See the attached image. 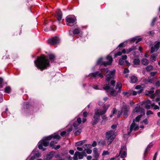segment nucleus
Segmentation results:
<instances>
[{
    "mask_svg": "<svg viewBox=\"0 0 160 160\" xmlns=\"http://www.w3.org/2000/svg\"><path fill=\"white\" fill-rule=\"evenodd\" d=\"M109 106V105L108 104L104 105L103 107V109L102 111L99 109H97L95 110V113L93 117L92 121V123L93 125L96 124L98 122L100 119V115H102L105 114Z\"/></svg>",
    "mask_w": 160,
    "mask_h": 160,
    "instance_id": "obj_5",
    "label": "nucleus"
},
{
    "mask_svg": "<svg viewBox=\"0 0 160 160\" xmlns=\"http://www.w3.org/2000/svg\"><path fill=\"white\" fill-rule=\"evenodd\" d=\"M145 108L147 109H150L151 107H153L154 104L151 103V101L149 100H147L145 102Z\"/></svg>",
    "mask_w": 160,
    "mask_h": 160,
    "instance_id": "obj_17",
    "label": "nucleus"
},
{
    "mask_svg": "<svg viewBox=\"0 0 160 160\" xmlns=\"http://www.w3.org/2000/svg\"><path fill=\"white\" fill-rule=\"evenodd\" d=\"M140 111H141V112L143 113V115L145 114L144 109L143 108H141L139 105H138L133 110V112H138Z\"/></svg>",
    "mask_w": 160,
    "mask_h": 160,
    "instance_id": "obj_21",
    "label": "nucleus"
},
{
    "mask_svg": "<svg viewBox=\"0 0 160 160\" xmlns=\"http://www.w3.org/2000/svg\"><path fill=\"white\" fill-rule=\"evenodd\" d=\"M77 149L79 151H81L83 150V149L82 148L78 147H77Z\"/></svg>",
    "mask_w": 160,
    "mask_h": 160,
    "instance_id": "obj_59",
    "label": "nucleus"
},
{
    "mask_svg": "<svg viewBox=\"0 0 160 160\" xmlns=\"http://www.w3.org/2000/svg\"><path fill=\"white\" fill-rule=\"evenodd\" d=\"M130 91L128 92H123L122 93L124 96H126L127 97L130 96Z\"/></svg>",
    "mask_w": 160,
    "mask_h": 160,
    "instance_id": "obj_40",
    "label": "nucleus"
},
{
    "mask_svg": "<svg viewBox=\"0 0 160 160\" xmlns=\"http://www.w3.org/2000/svg\"><path fill=\"white\" fill-rule=\"evenodd\" d=\"M129 71V70L128 68H125V69L124 70L123 73H127Z\"/></svg>",
    "mask_w": 160,
    "mask_h": 160,
    "instance_id": "obj_48",
    "label": "nucleus"
},
{
    "mask_svg": "<svg viewBox=\"0 0 160 160\" xmlns=\"http://www.w3.org/2000/svg\"><path fill=\"white\" fill-rule=\"evenodd\" d=\"M157 156V152H156L154 156L153 160H156Z\"/></svg>",
    "mask_w": 160,
    "mask_h": 160,
    "instance_id": "obj_55",
    "label": "nucleus"
},
{
    "mask_svg": "<svg viewBox=\"0 0 160 160\" xmlns=\"http://www.w3.org/2000/svg\"><path fill=\"white\" fill-rule=\"evenodd\" d=\"M141 38H138L137 37H134L132 39H131L129 41L131 42H134L136 41V43H137L138 42L141 41Z\"/></svg>",
    "mask_w": 160,
    "mask_h": 160,
    "instance_id": "obj_25",
    "label": "nucleus"
},
{
    "mask_svg": "<svg viewBox=\"0 0 160 160\" xmlns=\"http://www.w3.org/2000/svg\"><path fill=\"white\" fill-rule=\"evenodd\" d=\"M34 63L37 68L41 71L46 69L50 66L49 60L44 56L38 57L37 60L34 61Z\"/></svg>",
    "mask_w": 160,
    "mask_h": 160,
    "instance_id": "obj_3",
    "label": "nucleus"
},
{
    "mask_svg": "<svg viewBox=\"0 0 160 160\" xmlns=\"http://www.w3.org/2000/svg\"><path fill=\"white\" fill-rule=\"evenodd\" d=\"M74 152V151L72 150H70L69 151V153L72 155L73 154Z\"/></svg>",
    "mask_w": 160,
    "mask_h": 160,
    "instance_id": "obj_57",
    "label": "nucleus"
},
{
    "mask_svg": "<svg viewBox=\"0 0 160 160\" xmlns=\"http://www.w3.org/2000/svg\"><path fill=\"white\" fill-rule=\"evenodd\" d=\"M57 18L58 21V23H60V21L62 18V12L60 10H58L56 12Z\"/></svg>",
    "mask_w": 160,
    "mask_h": 160,
    "instance_id": "obj_20",
    "label": "nucleus"
},
{
    "mask_svg": "<svg viewBox=\"0 0 160 160\" xmlns=\"http://www.w3.org/2000/svg\"><path fill=\"white\" fill-rule=\"evenodd\" d=\"M138 129V126L135 122H133L131 124L130 127L129 132H128V135H129L130 133L133 131H136Z\"/></svg>",
    "mask_w": 160,
    "mask_h": 160,
    "instance_id": "obj_15",
    "label": "nucleus"
},
{
    "mask_svg": "<svg viewBox=\"0 0 160 160\" xmlns=\"http://www.w3.org/2000/svg\"><path fill=\"white\" fill-rule=\"evenodd\" d=\"M11 91V88L9 86L6 87L5 88V92L6 93H9Z\"/></svg>",
    "mask_w": 160,
    "mask_h": 160,
    "instance_id": "obj_34",
    "label": "nucleus"
},
{
    "mask_svg": "<svg viewBox=\"0 0 160 160\" xmlns=\"http://www.w3.org/2000/svg\"><path fill=\"white\" fill-rule=\"evenodd\" d=\"M143 122L145 123V124L147 125L148 123V120L147 119H145L143 120Z\"/></svg>",
    "mask_w": 160,
    "mask_h": 160,
    "instance_id": "obj_49",
    "label": "nucleus"
},
{
    "mask_svg": "<svg viewBox=\"0 0 160 160\" xmlns=\"http://www.w3.org/2000/svg\"><path fill=\"white\" fill-rule=\"evenodd\" d=\"M153 67L152 65H149L147 66L146 68V70L148 72H150L152 70Z\"/></svg>",
    "mask_w": 160,
    "mask_h": 160,
    "instance_id": "obj_33",
    "label": "nucleus"
},
{
    "mask_svg": "<svg viewBox=\"0 0 160 160\" xmlns=\"http://www.w3.org/2000/svg\"><path fill=\"white\" fill-rule=\"evenodd\" d=\"M116 134L114 131L110 130L107 131L106 133V139L107 141V143L110 144L114 140Z\"/></svg>",
    "mask_w": 160,
    "mask_h": 160,
    "instance_id": "obj_6",
    "label": "nucleus"
},
{
    "mask_svg": "<svg viewBox=\"0 0 160 160\" xmlns=\"http://www.w3.org/2000/svg\"><path fill=\"white\" fill-rule=\"evenodd\" d=\"M3 100L2 98V94L0 95V103L2 102Z\"/></svg>",
    "mask_w": 160,
    "mask_h": 160,
    "instance_id": "obj_60",
    "label": "nucleus"
},
{
    "mask_svg": "<svg viewBox=\"0 0 160 160\" xmlns=\"http://www.w3.org/2000/svg\"><path fill=\"white\" fill-rule=\"evenodd\" d=\"M106 59L108 61L102 62V58H100L98 60L97 63L100 65H104L105 66L109 65L111 64L112 61V57L108 55L107 56Z\"/></svg>",
    "mask_w": 160,
    "mask_h": 160,
    "instance_id": "obj_7",
    "label": "nucleus"
},
{
    "mask_svg": "<svg viewBox=\"0 0 160 160\" xmlns=\"http://www.w3.org/2000/svg\"><path fill=\"white\" fill-rule=\"evenodd\" d=\"M66 131H63L62 132H61L60 133V135L61 136H63L64 135H65L66 134Z\"/></svg>",
    "mask_w": 160,
    "mask_h": 160,
    "instance_id": "obj_56",
    "label": "nucleus"
},
{
    "mask_svg": "<svg viewBox=\"0 0 160 160\" xmlns=\"http://www.w3.org/2000/svg\"><path fill=\"white\" fill-rule=\"evenodd\" d=\"M142 115H138V116H137L136 118L135 119H134L133 120V122H138L139 121L141 118L142 117Z\"/></svg>",
    "mask_w": 160,
    "mask_h": 160,
    "instance_id": "obj_30",
    "label": "nucleus"
},
{
    "mask_svg": "<svg viewBox=\"0 0 160 160\" xmlns=\"http://www.w3.org/2000/svg\"><path fill=\"white\" fill-rule=\"evenodd\" d=\"M146 114L147 115H148L150 114H153V113L152 111L150 110H148L146 112Z\"/></svg>",
    "mask_w": 160,
    "mask_h": 160,
    "instance_id": "obj_44",
    "label": "nucleus"
},
{
    "mask_svg": "<svg viewBox=\"0 0 160 160\" xmlns=\"http://www.w3.org/2000/svg\"><path fill=\"white\" fill-rule=\"evenodd\" d=\"M138 80L137 77L135 75H132L130 77V82L132 83H136L137 81Z\"/></svg>",
    "mask_w": 160,
    "mask_h": 160,
    "instance_id": "obj_24",
    "label": "nucleus"
},
{
    "mask_svg": "<svg viewBox=\"0 0 160 160\" xmlns=\"http://www.w3.org/2000/svg\"><path fill=\"white\" fill-rule=\"evenodd\" d=\"M49 59L51 61L54 60V59L55 58V56L53 54H51L49 55Z\"/></svg>",
    "mask_w": 160,
    "mask_h": 160,
    "instance_id": "obj_39",
    "label": "nucleus"
},
{
    "mask_svg": "<svg viewBox=\"0 0 160 160\" xmlns=\"http://www.w3.org/2000/svg\"><path fill=\"white\" fill-rule=\"evenodd\" d=\"M154 88H151V90L148 91L147 92L148 93L147 94L148 95H152L153 94V93L154 92Z\"/></svg>",
    "mask_w": 160,
    "mask_h": 160,
    "instance_id": "obj_32",
    "label": "nucleus"
},
{
    "mask_svg": "<svg viewBox=\"0 0 160 160\" xmlns=\"http://www.w3.org/2000/svg\"><path fill=\"white\" fill-rule=\"evenodd\" d=\"M157 124V125L160 126V119L158 120Z\"/></svg>",
    "mask_w": 160,
    "mask_h": 160,
    "instance_id": "obj_64",
    "label": "nucleus"
},
{
    "mask_svg": "<svg viewBox=\"0 0 160 160\" xmlns=\"http://www.w3.org/2000/svg\"><path fill=\"white\" fill-rule=\"evenodd\" d=\"M36 157L35 155L33 156H32L30 158V160H33L35 159Z\"/></svg>",
    "mask_w": 160,
    "mask_h": 160,
    "instance_id": "obj_63",
    "label": "nucleus"
},
{
    "mask_svg": "<svg viewBox=\"0 0 160 160\" xmlns=\"http://www.w3.org/2000/svg\"><path fill=\"white\" fill-rule=\"evenodd\" d=\"M156 57L154 55H152L151 56V59L152 61H156Z\"/></svg>",
    "mask_w": 160,
    "mask_h": 160,
    "instance_id": "obj_42",
    "label": "nucleus"
},
{
    "mask_svg": "<svg viewBox=\"0 0 160 160\" xmlns=\"http://www.w3.org/2000/svg\"><path fill=\"white\" fill-rule=\"evenodd\" d=\"M156 73V72H151L150 73V74H151V76H152V77H153V76L155 75Z\"/></svg>",
    "mask_w": 160,
    "mask_h": 160,
    "instance_id": "obj_53",
    "label": "nucleus"
},
{
    "mask_svg": "<svg viewBox=\"0 0 160 160\" xmlns=\"http://www.w3.org/2000/svg\"><path fill=\"white\" fill-rule=\"evenodd\" d=\"M55 152H50L47 155L46 158L44 159V160H50L52 158Z\"/></svg>",
    "mask_w": 160,
    "mask_h": 160,
    "instance_id": "obj_23",
    "label": "nucleus"
},
{
    "mask_svg": "<svg viewBox=\"0 0 160 160\" xmlns=\"http://www.w3.org/2000/svg\"><path fill=\"white\" fill-rule=\"evenodd\" d=\"M153 107H154L153 108L154 110H157L159 109V107L157 105H155L154 104V106Z\"/></svg>",
    "mask_w": 160,
    "mask_h": 160,
    "instance_id": "obj_52",
    "label": "nucleus"
},
{
    "mask_svg": "<svg viewBox=\"0 0 160 160\" xmlns=\"http://www.w3.org/2000/svg\"><path fill=\"white\" fill-rule=\"evenodd\" d=\"M59 41V38L58 37H55L49 39L48 43L51 45H53L58 43Z\"/></svg>",
    "mask_w": 160,
    "mask_h": 160,
    "instance_id": "obj_14",
    "label": "nucleus"
},
{
    "mask_svg": "<svg viewBox=\"0 0 160 160\" xmlns=\"http://www.w3.org/2000/svg\"><path fill=\"white\" fill-rule=\"evenodd\" d=\"M93 152L94 157L96 158H98L99 156V154L98 152V149L96 148H94L93 149Z\"/></svg>",
    "mask_w": 160,
    "mask_h": 160,
    "instance_id": "obj_26",
    "label": "nucleus"
},
{
    "mask_svg": "<svg viewBox=\"0 0 160 160\" xmlns=\"http://www.w3.org/2000/svg\"><path fill=\"white\" fill-rule=\"evenodd\" d=\"M141 62L142 64L144 65H146L148 64V60L146 58H143L141 60Z\"/></svg>",
    "mask_w": 160,
    "mask_h": 160,
    "instance_id": "obj_28",
    "label": "nucleus"
},
{
    "mask_svg": "<svg viewBox=\"0 0 160 160\" xmlns=\"http://www.w3.org/2000/svg\"><path fill=\"white\" fill-rule=\"evenodd\" d=\"M127 58V56L126 55L122 56L121 58L119 60V64L120 65H122L124 64L125 60Z\"/></svg>",
    "mask_w": 160,
    "mask_h": 160,
    "instance_id": "obj_22",
    "label": "nucleus"
},
{
    "mask_svg": "<svg viewBox=\"0 0 160 160\" xmlns=\"http://www.w3.org/2000/svg\"><path fill=\"white\" fill-rule=\"evenodd\" d=\"M153 77L150 76L148 78V81L150 83H153L154 82L153 81Z\"/></svg>",
    "mask_w": 160,
    "mask_h": 160,
    "instance_id": "obj_36",
    "label": "nucleus"
},
{
    "mask_svg": "<svg viewBox=\"0 0 160 160\" xmlns=\"http://www.w3.org/2000/svg\"><path fill=\"white\" fill-rule=\"evenodd\" d=\"M136 49L135 47L134 46L132 47V48H129L128 49H127V50L125 49H123L122 50V52H118L116 54H114V57H116L118 56H120L122 53H126L128 54L130 52L132 51L133 50H135Z\"/></svg>",
    "mask_w": 160,
    "mask_h": 160,
    "instance_id": "obj_10",
    "label": "nucleus"
},
{
    "mask_svg": "<svg viewBox=\"0 0 160 160\" xmlns=\"http://www.w3.org/2000/svg\"><path fill=\"white\" fill-rule=\"evenodd\" d=\"M144 87V85H143L137 86L135 87V89L139 90L138 91L137 93H141L143 90ZM130 95L132 94L133 95H135L137 94V92L135 91H130Z\"/></svg>",
    "mask_w": 160,
    "mask_h": 160,
    "instance_id": "obj_12",
    "label": "nucleus"
},
{
    "mask_svg": "<svg viewBox=\"0 0 160 160\" xmlns=\"http://www.w3.org/2000/svg\"><path fill=\"white\" fill-rule=\"evenodd\" d=\"M81 118H77V121L73 123V126L76 129H78V127L81 123Z\"/></svg>",
    "mask_w": 160,
    "mask_h": 160,
    "instance_id": "obj_19",
    "label": "nucleus"
},
{
    "mask_svg": "<svg viewBox=\"0 0 160 160\" xmlns=\"http://www.w3.org/2000/svg\"><path fill=\"white\" fill-rule=\"evenodd\" d=\"M133 54L134 56H135L134 57L133 61V64L136 65H139L140 63V61L138 58V56H135V55L136 54V52H133Z\"/></svg>",
    "mask_w": 160,
    "mask_h": 160,
    "instance_id": "obj_18",
    "label": "nucleus"
},
{
    "mask_svg": "<svg viewBox=\"0 0 160 160\" xmlns=\"http://www.w3.org/2000/svg\"><path fill=\"white\" fill-rule=\"evenodd\" d=\"M104 72L106 74L108 73L106 76V81H109L110 79L113 78L115 73V71L114 70L112 71H109L107 68L103 69L102 70V72H97L95 73H91L89 74V75L91 77L95 78L98 77L102 78L103 77L102 72Z\"/></svg>",
    "mask_w": 160,
    "mask_h": 160,
    "instance_id": "obj_2",
    "label": "nucleus"
},
{
    "mask_svg": "<svg viewBox=\"0 0 160 160\" xmlns=\"http://www.w3.org/2000/svg\"><path fill=\"white\" fill-rule=\"evenodd\" d=\"M44 30L46 32H48L50 30H53L52 29V28L51 27H50L49 29H48V28L45 29Z\"/></svg>",
    "mask_w": 160,
    "mask_h": 160,
    "instance_id": "obj_51",
    "label": "nucleus"
},
{
    "mask_svg": "<svg viewBox=\"0 0 160 160\" xmlns=\"http://www.w3.org/2000/svg\"><path fill=\"white\" fill-rule=\"evenodd\" d=\"M52 138L59 139L60 138V136L57 133H55L48 137L43 138L38 143V148L39 149H42L43 151H44L45 149L42 148V146L47 147L49 145V141Z\"/></svg>",
    "mask_w": 160,
    "mask_h": 160,
    "instance_id": "obj_4",
    "label": "nucleus"
},
{
    "mask_svg": "<svg viewBox=\"0 0 160 160\" xmlns=\"http://www.w3.org/2000/svg\"><path fill=\"white\" fill-rule=\"evenodd\" d=\"M120 157L122 158H123L126 157L127 156L126 148L125 147L122 146L120 152Z\"/></svg>",
    "mask_w": 160,
    "mask_h": 160,
    "instance_id": "obj_16",
    "label": "nucleus"
},
{
    "mask_svg": "<svg viewBox=\"0 0 160 160\" xmlns=\"http://www.w3.org/2000/svg\"><path fill=\"white\" fill-rule=\"evenodd\" d=\"M117 112V110L115 108H113L112 111V114H114Z\"/></svg>",
    "mask_w": 160,
    "mask_h": 160,
    "instance_id": "obj_58",
    "label": "nucleus"
},
{
    "mask_svg": "<svg viewBox=\"0 0 160 160\" xmlns=\"http://www.w3.org/2000/svg\"><path fill=\"white\" fill-rule=\"evenodd\" d=\"M122 114V112H121V111H119L118 112V118L120 117V116Z\"/></svg>",
    "mask_w": 160,
    "mask_h": 160,
    "instance_id": "obj_62",
    "label": "nucleus"
},
{
    "mask_svg": "<svg viewBox=\"0 0 160 160\" xmlns=\"http://www.w3.org/2000/svg\"><path fill=\"white\" fill-rule=\"evenodd\" d=\"M86 150L87 153L88 154H90L92 152V150L89 149H87Z\"/></svg>",
    "mask_w": 160,
    "mask_h": 160,
    "instance_id": "obj_46",
    "label": "nucleus"
},
{
    "mask_svg": "<svg viewBox=\"0 0 160 160\" xmlns=\"http://www.w3.org/2000/svg\"><path fill=\"white\" fill-rule=\"evenodd\" d=\"M83 148L85 150L91 148V145L90 144H86L83 146Z\"/></svg>",
    "mask_w": 160,
    "mask_h": 160,
    "instance_id": "obj_31",
    "label": "nucleus"
},
{
    "mask_svg": "<svg viewBox=\"0 0 160 160\" xmlns=\"http://www.w3.org/2000/svg\"><path fill=\"white\" fill-rule=\"evenodd\" d=\"M86 142L87 141L86 140H84L77 142L76 143L75 146H77L82 145L84 143H86Z\"/></svg>",
    "mask_w": 160,
    "mask_h": 160,
    "instance_id": "obj_27",
    "label": "nucleus"
},
{
    "mask_svg": "<svg viewBox=\"0 0 160 160\" xmlns=\"http://www.w3.org/2000/svg\"><path fill=\"white\" fill-rule=\"evenodd\" d=\"M82 132V130L81 129H78L75 132V134L76 135H79Z\"/></svg>",
    "mask_w": 160,
    "mask_h": 160,
    "instance_id": "obj_37",
    "label": "nucleus"
},
{
    "mask_svg": "<svg viewBox=\"0 0 160 160\" xmlns=\"http://www.w3.org/2000/svg\"><path fill=\"white\" fill-rule=\"evenodd\" d=\"M122 107L121 111L123 114V117L124 118H126L127 117L129 113V107L127 106L124 102H122Z\"/></svg>",
    "mask_w": 160,
    "mask_h": 160,
    "instance_id": "obj_9",
    "label": "nucleus"
},
{
    "mask_svg": "<svg viewBox=\"0 0 160 160\" xmlns=\"http://www.w3.org/2000/svg\"><path fill=\"white\" fill-rule=\"evenodd\" d=\"M57 142L58 141H52L50 144V146L52 148H54V145L57 143Z\"/></svg>",
    "mask_w": 160,
    "mask_h": 160,
    "instance_id": "obj_35",
    "label": "nucleus"
},
{
    "mask_svg": "<svg viewBox=\"0 0 160 160\" xmlns=\"http://www.w3.org/2000/svg\"><path fill=\"white\" fill-rule=\"evenodd\" d=\"M80 30L78 28H77L74 30L73 33L74 34H78L80 33Z\"/></svg>",
    "mask_w": 160,
    "mask_h": 160,
    "instance_id": "obj_38",
    "label": "nucleus"
},
{
    "mask_svg": "<svg viewBox=\"0 0 160 160\" xmlns=\"http://www.w3.org/2000/svg\"><path fill=\"white\" fill-rule=\"evenodd\" d=\"M66 20L67 22V25L72 26L76 23V19L74 15H70L66 17Z\"/></svg>",
    "mask_w": 160,
    "mask_h": 160,
    "instance_id": "obj_8",
    "label": "nucleus"
},
{
    "mask_svg": "<svg viewBox=\"0 0 160 160\" xmlns=\"http://www.w3.org/2000/svg\"><path fill=\"white\" fill-rule=\"evenodd\" d=\"M34 155H35L36 157H40L41 156L40 154L39 153H36Z\"/></svg>",
    "mask_w": 160,
    "mask_h": 160,
    "instance_id": "obj_61",
    "label": "nucleus"
},
{
    "mask_svg": "<svg viewBox=\"0 0 160 160\" xmlns=\"http://www.w3.org/2000/svg\"><path fill=\"white\" fill-rule=\"evenodd\" d=\"M156 20V18H153V19L152 20V23H151V25L152 26H153L154 25V23L155 22Z\"/></svg>",
    "mask_w": 160,
    "mask_h": 160,
    "instance_id": "obj_54",
    "label": "nucleus"
},
{
    "mask_svg": "<svg viewBox=\"0 0 160 160\" xmlns=\"http://www.w3.org/2000/svg\"><path fill=\"white\" fill-rule=\"evenodd\" d=\"M88 114V113L86 112H84L83 113V116L85 117H86Z\"/></svg>",
    "mask_w": 160,
    "mask_h": 160,
    "instance_id": "obj_47",
    "label": "nucleus"
},
{
    "mask_svg": "<svg viewBox=\"0 0 160 160\" xmlns=\"http://www.w3.org/2000/svg\"><path fill=\"white\" fill-rule=\"evenodd\" d=\"M99 143L101 145H104L105 144V142L104 140H101L99 142Z\"/></svg>",
    "mask_w": 160,
    "mask_h": 160,
    "instance_id": "obj_45",
    "label": "nucleus"
},
{
    "mask_svg": "<svg viewBox=\"0 0 160 160\" xmlns=\"http://www.w3.org/2000/svg\"><path fill=\"white\" fill-rule=\"evenodd\" d=\"M84 156H86L85 152H76L74 154L73 159V160H78V157L79 159H82L83 158Z\"/></svg>",
    "mask_w": 160,
    "mask_h": 160,
    "instance_id": "obj_11",
    "label": "nucleus"
},
{
    "mask_svg": "<svg viewBox=\"0 0 160 160\" xmlns=\"http://www.w3.org/2000/svg\"><path fill=\"white\" fill-rule=\"evenodd\" d=\"M152 146V144H150L149 145H148L147 148H146L145 150V152L144 154V157L146 156V153L147 152H148L150 150V148Z\"/></svg>",
    "mask_w": 160,
    "mask_h": 160,
    "instance_id": "obj_29",
    "label": "nucleus"
},
{
    "mask_svg": "<svg viewBox=\"0 0 160 160\" xmlns=\"http://www.w3.org/2000/svg\"><path fill=\"white\" fill-rule=\"evenodd\" d=\"M109 154V152L108 151H104L103 152L102 155V156H105L108 155Z\"/></svg>",
    "mask_w": 160,
    "mask_h": 160,
    "instance_id": "obj_41",
    "label": "nucleus"
},
{
    "mask_svg": "<svg viewBox=\"0 0 160 160\" xmlns=\"http://www.w3.org/2000/svg\"><path fill=\"white\" fill-rule=\"evenodd\" d=\"M96 145H97V142L96 141H94L93 142L91 146H93V147H95L96 146Z\"/></svg>",
    "mask_w": 160,
    "mask_h": 160,
    "instance_id": "obj_50",
    "label": "nucleus"
},
{
    "mask_svg": "<svg viewBox=\"0 0 160 160\" xmlns=\"http://www.w3.org/2000/svg\"><path fill=\"white\" fill-rule=\"evenodd\" d=\"M160 46V42L156 41L154 42L153 45L151 48L150 52L152 53L154 52H156L159 49Z\"/></svg>",
    "mask_w": 160,
    "mask_h": 160,
    "instance_id": "obj_13",
    "label": "nucleus"
},
{
    "mask_svg": "<svg viewBox=\"0 0 160 160\" xmlns=\"http://www.w3.org/2000/svg\"><path fill=\"white\" fill-rule=\"evenodd\" d=\"M115 83V81L112 80L111 81L110 84H106L103 87V88L107 92L110 91L111 95L113 96H116L118 93H120L121 91L122 84L120 82L117 83L115 89H112L114 86Z\"/></svg>",
    "mask_w": 160,
    "mask_h": 160,
    "instance_id": "obj_1",
    "label": "nucleus"
},
{
    "mask_svg": "<svg viewBox=\"0 0 160 160\" xmlns=\"http://www.w3.org/2000/svg\"><path fill=\"white\" fill-rule=\"evenodd\" d=\"M3 81V79L1 78L0 77V88H2V82Z\"/></svg>",
    "mask_w": 160,
    "mask_h": 160,
    "instance_id": "obj_43",
    "label": "nucleus"
}]
</instances>
